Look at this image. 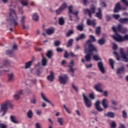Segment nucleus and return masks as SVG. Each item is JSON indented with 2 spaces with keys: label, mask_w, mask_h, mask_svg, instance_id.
Instances as JSON below:
<instances>
[{
  "label": "nucleus",
  "mask_w": 128,
  "mask_h": 128,
  "mask_svg": "<svg viewBox=\"0 0 128 128\" xmlns=\"http://www.w3.org/2000/svg\"><path fill=\"white\" fill-rule=\"evenodd\" d=\"M56 50L58 52H62L63 50L62 48L58 47L56 48Z\"/></svg>",
  "instance_id": "obj_55"
},
{
  "label": "nucleus",
  "mask_w": 128,
  "mask_h": 128,
  "mask_svg": "<svg viewBox=\"0 0 128 128\" xmlns=\"http://www.w3.org/2000/svg\"><path fill=\"white\" fill-rule=\"evenodd\" d=\"M96 16L98 18L99 20H102V8H98V12L96 13Z\"/></svg>",
  "instance_id": "obj_18"
},
{
  "label": "nucleus",
  "mask_w": 128,
  "mask_h": 128,
  "mask_svg": "<svg viewBox=\"0 0 128 128\" xmlns=\"http://www.w3.org/2000/svg\"><path fill=\"white\" fill-rule=\"evenodd\" d=\"M121 10L122 6H120V2L116 3L114 8V12H119Z\"/></svg>",
  "instance_id": "obj_13"
},
{
  "label": "nucleus",
  "mask_w": 128,
  "mask_h": 128,
  "mask_svg": "<svg viewBox=\"0 0 128 128\" xmlns=\"http://www.w3.org/2000/svg\"><path fill=\"white\" fill-rule=\"evenodd\" d=\"M112 18H115V20H118V18H120V16L118 14H114L112 15Z\"/></svg>",
  "instance_id": "obj_48"
},
{
  "label": "nucleus",
  "mask_w": 128,
  "mask_h": 128,
  "mask_svg": "<svg viewBox=\"0 0 128 128\" xmlns=\"http://www.w3.org/2000/svg\"><path fill=\"white\" fill-rule=\"evenodd\" d=\"M14 74H8V82H14Z\"/></svg>",
  "instance_id": "obj_31"
},
{
  "label": "nucleus",
  "mask_w": 128,
  "mask_h": 128,
  "mask_svg": "<svg viewBox=\"0 0 128 128\" xmlns=\"http://www.w3.org/2000/svg\"><path fill=\"white\" fill-rule=\"evenodd\" d=\"M98 66L102 74H104V64L102 62H98Z\"/></svg>",
  "instance_id": "obj_12"
},
{
  "label": "nucleus",
  "mask_w": 128,
  "mask_h": 128,
  "mask_svg": "<svg viewBox=\"0 0 128 128\" xmlns=\"http://www.w3.org/2000/svg\"><path fill=\"white\" fill-rule=\"evenodd\" d=\"M109 64L112 70H114V62L112 60V59H109Z\"/></svg>",
  "instance_id": "obj_33"
},
{
  "label": "nucleus",
  "mask_w": 128,
  "mask_h": 128,
  "mask_svg": "<svg viewBox=\"0 0 128 128\" xmlns=\"http://www.w3.org/2000/svg\"><path fill=\"white\" fill-rule=\"evenodd\" d=\"M92 64H86V68H92Z\"/></svg>",
  "instance_id": "obj_58"
},
{
  "label": "nucleus",
  "mask_w": 128,
  "mask_h": 128,
  "mask_svg": "<svg viewBox=\"0 0 128 128\" xmlns=\"http://www.w3.org/2000/svg\"><path fill=\"white\" fill-rule=\"evenodd\" d=\"M121 2H123L126 6H128V0H121Z\"/></svg>",
  "instance_id": "obj_53"
},
{
  "label": "nucleus",
  "mask_w": 128,
  "mask_h": 128,
  "mask_svg": "<svg viewBox=\"0 0 128 128\" xmlns=\"http://www.w3.org/2000/svg\"><path fill=\"white\" fill-rule=\"evenodd\" d=\"M69 67V72H72V76H74V70H76V68H74L70 66H68Z\"/></svg>",
  "instance_id": "obj_30"
},
{
  "label": "nucleus",
  "mask_w": 128,
  "mask_h": 128,
  "mask_svg": "<svg viewBox=\"0 0 128 128\" xmlns=\"http://www.w3.org/2000/svg\"><path fill=\"white\" fill-rule=\"evenodd\" d=\"M106 42V40L104 38H102L98 40V44L100 45L104 44Z\"/></svg>",
  "instance_id": "obj_42"
},
{
  "label": "nucleus",
  "mask_w": 128,
  "mask_h": 128,
  "mask_svg": "<svg viewBox=\"0 0 128 128\" xmlns=\"http://www.w3.org/2000/svg\"><path fill=\"white\" fill-rule=\"evenodd\" d=\"M122 116L124 118H128V114L124 110L122 111Z\"/></svg>",
  "instance_id": "obj_49"
},
{
  "label": "nucleus",
  "mask_w": 128,
  "mask_h": 128,
  "mask_svg": "<svg viewBox=\"0 0 128 128\" xmlns=\"http://www.w3.org/2000/svg\"><path fill=\"white\" fill-rule=\"evenodd\" d=\"M60 8L64 10L65 8H68V4H66V2L62 4Z\"/></svg>",
  "instance_id": "obj_47"
},
{
  "label": "nucleus",
  "mask_w": 128,
  "mask_h": 128,
  "mask_svg": "<svg viewBox=\"0 0 128 128\" xmlns=\"http://www.w3.org/2000/svg\"><path fill=\"white\" fill-rule=\"evenodd\" d=\"M116 30H117V34H118V32H120L122 34H126V32H128V29L122 26L120 24H118V26L116 28Z\"/></svg>",
  "instance_id": "obj_6"
},
{
  "label": "nucleus",
  "mask_w": 128,
  "mask_h": 128,
  "mask_svg": "<svg viewBox=\"0 0 128 128\" xmlns=\"http://www.w3.org/2000/svg\"><path fill=\"white\" fill-rule=\"evenodd\" d=\"M96 34L97 36L100 34V27H97L96 30Z\"/></svg>",
  "instance_id": "obj_46"
},
{
  "label": "nucleus",
  "mask_w": 128,
  "mask_h": 128,
  "mask_svg": "<svg viewBox=\"0 0 128 128\" xmlns=\"http://www.w3.org/2000/svg\"><path fill=\"white\" fill-rule=\"evenodd\" d=\"M36 95H33V98L32 100H30L31 104H34L36 102Z\"/></svg>",
  "instance_id": "obj_45"
},
{
  "label": "nucleus",
  "mask_w": 128,
  "mask_h": 128,
  "mask_svg": "<svg viewBox=\"0 0 128 128\" xmlns=\"http://www.w3.org/2000/svg\"><path fill=\"white\" fill-rule=\"evenodd\" d=\"M118 21L120 24H128V18H120L118 20Z\"/></svg>",
  "instance_id": "obj_19"
},
{
  "label": "nucleus",
  "mask_w": 128,
  "mask_h": 128,
  "mask_svg": "<svg viewBox=\"0 0 128 128\" xmlns=\"http://www.w3.org/2000/svg\"><path fill=\"white\" fill-rule=\"evenodd\" d=\"M124 68H120L117 69L116 74H124Z\"/></svg>",
  "instance_id": "obj_24"
},
{
  "label": "nucleus",
  "mask_w": 128,
  "mask_h": 128,
  "mask_svg": "<svg viewBox=\"0 0 128 128\" xmlns=\"http://www.w3.org/2000/svg\"><path fill=\"white\" fill-rule=\"evenodd\" d=\"M32 60L29 61L26 63L25 64V68L26 70L30 68L32 66Z\"/></svg>",
  "instance_id": "obj_26"
},
{
  "label": "nucleus",
  "mask_w": 128,
  "mask_h": 128,
  "mask_svg": "<svg viewBox=\"0 0 128 128\" xmlns=\"http://www.w3.org/2000/svg\"><path fill=\"white\" fill-rule=\"evenodd\" d=\"M111 128H115L116 127V124L114 122H112L110 124Z\"/></svg>",
  "instance_id": "obj_51"
},
{
  "label": "nucleus",
  "mask_w": 128,
  "mask_h": 128,
  "mask_svg": "<svg viewBox=\"0 0 128 128\" xmlns=\"http://www.w3.org/2000/svg\"><path fill=\"white\" fill-rule=\"evenodd\" d=\"M102 83H98V84L94 85V88L97 92H102Z\"/></svg>",
  "instance_id": "obj_11"
},
{
  "label": "nucleus",
  "mask_w": 128,
  "mask_h": 128,
  "mask_svg": "<svg viewBox=\"0 0 128 128\" xmlns=\"http://www.w3.org/2000/svg\"><path fill=\"white\" fill-rule=\"evenodd\" d=\"M74 34V30H70L68 31L67 33H66V37L68 38V36H70L72 34Z\"/></svg>",
  "instance_id": "obj_35"
},
{
  "label": "nucleus",
  "mask_w": 128,
  "mask_h": 128,
  "mask_svg": "<svg viewBox=\"0 0 128 128\" xmlns=\"http://www.w3.org/2000/svg\"><path fill=\"white\" fill-rule=\"evenodd\" d=\"M96 7L94 4H92L90 6V9L86 8L84 10V14H88V16L92 18V14H96Z\"/></svg>",
  "instance_id": "obj_5"
},
{
  "label": "nucleus",
  "mask_w": 128,
  "mask_h": 128,
  "mask_svg": "<svg viewBox=\"0 0 128 128\" xmlns=\"http://www.w3.org/2000/svg\"><path fill=\"white\" fill-rule=\"evenodd\" d=\"M42 66H46V64H48V60H46V58L44 57V56H42Z\"/></svg>",
  "instance_id": "obj_25"
},
{
  "label": "nucleus",
  "mask_w": 128,
  "mask_h": 128,
  "mask_svg": "<svg viewBox=\"0 0 128 128\" xmlns=\"http://www.w3.org/2000/svg\"><path fill=\"white\" fill-rule=\"evenodd\" d=\"M84 38H86V36L84 34H80L79 36L76 38V42H78V40H84Z\"/></svg>",
  "instance_id": "obj_27"
},
{
  "label": "nucleus",
  "mask_w": 128,
  "mask_h": 128,
  "mask_svg": "<svg viewBox=\"0 0 128 128\" xmlns=\"http://www.w3.org/2000/svg\"><path fill=\"white\" fill-rule=\"evenodd\" d=\"M87 24L88 26H92L94 28V26H96V20H90V19H88Z\"/></svg>",
  "instance_id": "obj_22"
},
{
  "label": "nucleus",
  "mask_w": 128,
  "mask_h": 128,
  "mask_svg": "<svg viewBox=\"0 0 128 128\" xmlns=\"http://www.w3.org/2000/svg\"><path fill=\"white\" fill-rule=\"evenodd\" d=\"M72 44H74V40L73 39H70L68 43L66 44L67 48H70L72 46Z\"/></svg>",
  "instance_id": "obj_28"
},
{
  "label": "nucleus",
  "mask_w": 128,
  "mask_h": 128,
  "mask_svg": "<svg viewBox=\"0 0 128 128\" xmlns=\"http://www.w3.org/2000/svg\"><path fill=\"white\" fill-rule=\"evenodd\" d=\"M12 54V51L10 50L6 51V54L10 56V54Z\"/></svg>",
  "instance_id": "obj_56"
},
{
  "label": "nucleus",
  "mask_w": 128,
  "mask_h": 128,
  "mask_svg": "<svg viewBox=\"0 0 128 128\" xmlns=\"http://www.w3.org/2000/svg\"><path fill=\"white\" fill-rule=\"evenodd\" d=\"M112 30L114 32L115 34L112 36L114 40H116V42H124V40H128V35L126 34L124 37L120 36L118 34V31L116 28V27L112 26Z\"/></svg>",
  "instance_id": "obj_4"
},
{
  "label": "nucleus",
  "mask_w": 128,
  "mask_h": 128,
  "mask_svg": "<svg viewBox=\"0 0 128 128\" xmlns=\"http://www.w3.org/2000/svg\"><path fill=\"white\" fill-rule=\"evenodd\" d=\"M54 73L52 71H50V74L47 76V80L50 82H54Z\"/></svg>",
  "instance_id": "obj_14"
},
{
  "label": "nucleus",
  "mask_w": 128,
  "mask_h": 128,
  "mask_svg": "<svg viewBox=\"0 0 128 128\" xmlns=\"http://www.w3.org/2000/svg\"><path fill=\"white\" fill-rule=\"evenodd\" d=\"M10 120L12 122H14V124H18V120L16 116H10Z\"/></svg>",
  "instance_id": "obj_21"
},
{
  "label": "nucleus",
  "mask_w": 128,
  "mask_h": 128,
  "mask_svg": "<svg viewBox=\"0 0 128 128\" xmlns=\"http://www.w3.org/2000/svg\"><path fill=\"white\" fill-rule=\"evenodd\" d=\"M36 128H42V126L40 123H36Z\"/></svg>",
  "instance_id": "obj_59"
},
{
  "label": "nucleus",
  "mask_w": 128,
  "mask_h": 128,
  "mask_svg": "<svg viewBox=\"0 0 128 128\" xmlns=\"http://www.w3.org/2000/svg\"><path fill=\"white\" fill-rule=\"evenodd\" d=\"M100 100H97L95 103V107L96 108L98 112H102L104 110V109H102V108H100Z\"/></svg>",
  "instance_id": "obj_16"
},
{
  "label": "nucleus",
  "mask_w": 128,
  "mask_h": 128,
  "mask_svg": "<svg viewBox=\"0 0 128 128\" xmlns=\"http://www.w3.org/2000/svg\"><path fill=\"white\" fill-rule=\"evenodd\" d=\"M93 60H96V62H98V60H102V59L98 54L93 56Z\"/></svg>",
  "instance_id": "obj_36"
},
{
  "label": "nucleus",
  "mask_w": 128,
  "mask_h": 128,
  "mask_svg": "<svg viewBox=\"0 0 128 128\" xmlns=\"http://www.w3.org/2000/svg\"><path fill=\"white\" fill-rule=\"evenodd\" d=\"M105 116H109V118H114V113L112 112H108L107 114H105Z\"/></svg>",
  "instance_id": "obj_29"
},
{
  "label": "nucleus",
  "mask_w": 128,
  "mask_h": 128,
  "mask_svg": "<svg viewBox=\"0 0 128 128\" xmlns=\"http://www.w3.org/2000/svg\"><path fill=\"white\" fill-rule=\"evenodd\" d=\"M64 58H68V52L66 51L65 54H64Z\"/></svg>",
  "instance_id": "obj_60"
},
{
  "label": "nucleus",
  "mask_w": 128,
  "mask_h": 128,
  "mask_svg": "<svg viewBox=\"0 0 128 128\" xmlns=\"http://www.w3.org/2000/svg\"><path fill=\"white\" fill-rule=\"evenodd\" d=\"M41 96L42 98H43V100H45V102H48V104H50V106H54V104L50 102V101L48 100V98L46 97V94H44L42 92Z\"/></svg>",
  "instance_id": "obj_17"
},
{
  "label": "nucleus",
  "mask_w": 128,
  "mask_h": 128,
  "mask_svg": "<svg viewBox=\"0 0 128 128\" xmlns=\"http://www.w3.org/2000/svg\"><path fill=\"white\" fill-rule=\"evenodd\" d=\"M59 24L60 26H64V19L62 17L59 18Z\"/></svg>",
  "instance_id": "obj_38"
},
{
  "label": "nucleus",
  "mask_w": 128,
  "mask_h": 128,
  "mask_svg": "<svg viewBox=\"0 0 128 128\" xmlns=\"http://www.w3.org/2000/svg\"><path fill=\"white\" fill-rule=\"evenodd\" d=\"M120 54H121L122 58L123 59L122 60H124V62H128V56L124 52V49L122 48H121L120 49Z\"/></svg>",
  "instance_id": "obj_9"
},
{
  "label": "nucleus",
  "mask_w": 128,
  "mask_h": 128,
  "mask_svg": "<svg viewBox=\"0 0 128 128\" xmlns=\"http://www.w3.org/2000/svg\"><path fill=\"white\" fill-rule=\"evenodd\" d=\"M89 98H91V100H94V94L92 93L89 94Z\"/></svg>",
  "instance_id": "obj_54"
},
{
  "label": "nucleus",
  "mask_w": 128,
  "mask_h": 128,
  "mask_svg": "<svg viewBox=\"0 0 128 128\" xmlns=\"http://www.w3.org/2000/svg\"><path fill=\"white\" fill-rule=\"evenodd\" d=\"M39 18L40 17L38 16V14H34L32 16V19L34 20L35 22H38V20Z\"/></svg>",
  "instance_id": "obj_32"
},
{
  "label": "nucleus",
  "mask_w": 128,
  "mask_h": 128,
  "mask_svg": "<svg viewBox=\"0 0 128 128\" xmlns=\"http://www.w3.org/2000/svg\"><path fill=\"white\" fill-rule=\"evenodd\" d=\"M90 40H90V42H91V44H92V42H96V38H94V36L92 35H90Z\"/></svg>",
  "instance_id": "obj_39"
},
{
  "label": "nucleus",
  "mask_w": 128,
  "mask_h": 128,
  "mask_svg": "<svg viewBox=\"0 0 128 128\" xmlns=\"http://www.w3.org/2000/svg\"><path fill=\"white\" fill-rule=\"evenodd\" d=\"M108 100L104 98L102 102V104L104 108H108Z\"/></svg>",
  "instance_id": "obj_20"
},
{
  "label": "nucleus",
  "mask_w": 128,
  "mask_h": 128,
  "mask_svg": "<svg viewBox=\"0 0 128 128\" xmlns=\"http://www.w3.org/2000/svg\"><path fill=\"white\" fill-rule=\"evenodd\" d=\"M27 116L28 118H32V110H29L27 113Z\"/></svg>",
  "instance_id": "obj_43"
},
{
  "label": "nucleus",
  "mask_w": 128,
  "mask_h": 128,
  "mask_svg": "<svg viewBox=\"0 0 128 128\" xmlns=\"http://www.w3.org/2000/svg\"><path fill=\"white\" fill-rule=\"evenodd\" d=\"M46 56L47 57H48V58H52V50L48 51Z\"/></svg>",
  "instance_id": "obj_41"
},
{
  "label": "nucleus",
  "mask_w": 128,
  "mask_h": 128,
  "mask_svg": "<svg viewBox=\"0 0 128 128\" xmlns=\"http://www.w3.org/2000/svg\"><path fill=\"white\" fill-rule=\"evenodd\" d=\"M100 6L102 8H106V3L104 2H102L100 4Z\"/></svg>",
  "instance_id": "obj_57"
},
{
  "label": "nucleus",
  "mask_w": 128,
  "mask_h": 128,
  "mask_svg": "<svg viewBox=\"0 0 128 128\" xmlns=\"http://www.w3.org/2000/svg\"><path fill=\"white\" fill-rule=\"evenodd\" d=\"M0 128H8V126L4 124H2L0 121Z\"/></svg>",
  "instance_id": "obj_50"
},
{
  "label": "nucleus",
  "mask_w": 128,
  "mask_h": 128,
  "mask_svg": "<svg viewBox=\"0 0 128 128\" xmlns=\"http://www.w3.org/2000/svg\"><path fill=\"white\" fill-rule=\"evenodd\" d=\"M20 2L23 6H27L28 4V0H22Z\"/></svg>",
  "instance_id": "obj_37"
},
{
  "label": "nucleus",
  "mask_w": 128,
  "mask_h": 128,
  "mask_svg": "<svg viewBox=\"0 0 128 128\" xmlns=\"http://www.w3.org/2000/svg\"><path fill=\"white\" fill-rule=\"evenodd\" d=\"M57 121L60 124V126H64V118H60L57 119Z\"/></svg>",
  "instance_id": "obj_34"
},
{
  "label": "nucleus",
  "mask_w": 128,
  "mask_h": 128,
  "mask_svg": "<svg viewBox=\"0 0 128 128\" xmlns=\"http://www.w3.org/2000/svg\"><path fill=\"white\" fill-rule=\"evenodd\" d=\"M83 2L84 6H87L88 4V0H82Z\"/></svg>",
  "instance_id": "obj_63"
},
{
  "label": "nucleus",
  "mask_w": 128,
  "mask_h": 128,
  "mask_svg": "<svg viewBox=\"0 0 128 128\" xmlns=\"http://www.w3.org/2000/svg\"><path fill=\"white\" fill-rule=\"evenodd\" d=\"M84 102L86 108H90L92 106V100L88 99L87 96H86L84 94H82Z\"/></svg>",
  "instance_id": "obj_7"
},
{
  "label": "nucleus",
  "mask_w": 128,
  "mask_h": 128,
  "mask_svg": "<svg viewBox=\"0 0 128 128\" xmlns=\"http://www.w3.org/2000/svg\"><path fill=\"white\" fill-rule=\"evenodd\" d=\"M72 6H68V10H69V14H72L75 16H78V11L76 10L74 12H72Z\"/></svg>",
  "instance_id": "obj_15"
},
{
  "label": "nucleus",
  "mask_w": 128,
  "mask_h": 128,
  "mask_svg": "<svg viewBox=\"0 0 128 128\" xmlns=\"http://www.w3.org/2000/svg\"><path fill=\"white\" fill-rule=\"evenodd\" d=\"M60 45V42L58 40H56L54 42V46H58Z\"/></svg>",
  "instance_id": "obj_52"
},
{
  "label": "nucleus",
  "mask_w": 128,
  "mask_h": 128,
  "mask_svg": "<svg viewBox=\"0 0 128 128\" xmlns=\"http://www.w3.org/2000/svg\"><path fill=\"white\" fill-rule=\"evenodd\" d=\"M84 53L87 54L84 57L86 62H90L92 60V56L94 54H98V50L94 44H92L90 40L86 41L84 46Z\"/></svg>",
  "instance_id": "obj_1"
},
{
  "label": "nucleus",
  "mask_w": 128,
  "mask_h": 128,
  "mask_svg": "<svg viewBox=\"0 0 128 128\" xmlns=\"http://www.w3.org/2000/svg\"><path fill=\"white\" fill-rule=\"evenodd\" d=\"M36 114L38 116H40V114H42V110H38L36 112Z\"/></svg>",
  "instance_id": "obj_64"
},
{
  "label": "nucleus",
  "mask_w": 128,
  "mask_h": 128,
  "mask_svg": "<svg viewBox=\"0 0 128 128\" xmlns=\"http://www.w3.org/2000/svg\"><path fill=\"white\" fill-rule=\"evenodd\" d=\"M90 112L92 114H98V112H96L94 110H92Z\"/></svg>",
  "instance_id": "obj_62"
},
{
  "label": "nucleus",
  "mask_w": 128,
  "mask_h": 128,
  "mask_svg": "<svg viewBox=\"0 0 128 128\" xmlns=\"http://www.w3.org/2000/svg\"><path fill=\"white\" fill-rule=\"evenodd\" d=\"M46 32L47 34H52L54 32V28H47L46 29Z\"/></svg>",
  "instance_id": "obj_23"
},
{
  "label": "nucleus",
  "mask_w": 128,
  "mask_h": 128,
  "mask_svg": "<svg viewBox=\"0 0 128 128\" xmlns=\"http://www.w3.org/2000/svg\"><path fill=\"white\" fill-rule=\"evenodd\" d=\"M9 18L11 22L10 26L13 24L14 26H16L18 24V16L16 14V11L14 9L10 10Z\"/></svg>",
  "instance_id": "obj_3"
},
{
  "label": "nucleus",
  "mask_w": 128,
  "mask_h": 128,
  "mask_svg": "<svg viewBox=\"0 0 128 128\" xmlns=\"http://www.w3.org/2000/svg\"><path fill=\"white\" fill-rule=\"evenodd\" d=\"M22 90H19L17 92L16 94L14 95V98L16 100H18L20 98V96L22 94Z\"/></svg>",
  "instance_id": "obj_10"
},
{
  "label": "nucleus",
  "mask_w": 128,
  "mask_h": 128,
  "mask_svg": "<svg viewBox=\"0 0 128 128\" xmlns=\"http://www.w3.org/2000/svg\"><path fill=\"white\" fill-rule=\"evenodd\" d=\"M8 106L10 108H14V105L12 104V101L8 100H6L0 104V112H3L2 116H4L6 114L8 110Z\"/></svg>",
  "instance_id": "obj_2"
},
{
  "label": "nucleus",
  "mask_w": 128,
  "mask_h": 128,
  "mask_svg": "<svg viewBox=\"0 0 128 128\" xmlns=\"http://www.w3.org/2000/svg\"><path fill=\"white\" fill-rule=\"evenodd\" d=\"M76 28L80 32H82L84 30V25H78L76 26Z\"/></svg>",
  "instance_id": "obj_44"
},
{
  "label": "nucleus",
  "mask_w": 128,
  "mask_h": 128,
  "mask_svg": "<svg viewBox=\"0 0 128 128\" xmlns=\"http://www.w3.org/2000/svg\"><path fill=\"white\" fill-rule=\"evenodd\" d=\"M64 10L61 8L60 7L56 10V16H58V14H60Z\"/></svg>",
  "instance_id": "obj_40"
},
{
  "label": "nucleus",
  "mask_w": 128,
  "mask_h": 128,
  "mask_svg": "<svg viewBox=\"0 0 128 128\" xmlns=\"http://www.w3.org/2000/svg\"><path fill=\"white\" fill-rule=\"evenodd\" d=\"M111 102L112 104H114V106H116V104H118L116 102L114 101V100H112Z\"/></svg>",
  "instance_id": "obj_61"
},
{
  "label": "nucleus",
  "mask_w": 128,
  "mask_h": 128,
  "mask_svg": "<svg viewBox=\"0 0 128 128\" xmlns=\"http://www.w3.org/2000/svg\"><path fill=\"white\" fill-rule=\"evenodd\" d=\"M68 77L66 74H65L64 76H58L59 82L62 84H66V82H68Z\"/></svg>",
  "instance_id": "obj_8"
}]
</instances>
